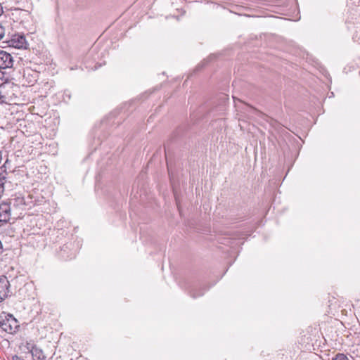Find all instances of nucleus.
I'll return each mask as SVG.
<instances>
[{"label": "nucleus", "instance_id": "nucleus-1", "mask_svg": "<svg viewBox=\"0 0 360 360\" xmlns=\"http://www.w3.org/2000/svg\"><path fill=\"white\" fill-rule=\"evenodd\" d=\"M0 328L8 334L16 333L20 328L18 321L11 314L1 316Z\"/></svg>", "mask_w": 360, "mask_h": 360}, {"label": "nucleus", "instance_id": "nucleus-2", "mask_svg": "<svg viewBox=\"0 0 360 360\" xmlns=\"http://www.w3.org/2000/svg\"><path fill=\"white\" fill-rule=\"evenodd\" d=\"M10 283L6 276H0V302L4 300L9 295Z\"/></svg>", "mask_w": 360, "mask_h": 360}, {"label": "nucleus", "instance_id": "nucleus-3", "mask_svg": "<svg viewBox=\"0 0 360 360\" xmlns=\"http://www.w3.org/2000/svg\"><path fill=\"white\" fill-rule=\"evenodd\" d=\"M27 349L31 353L33 360H46V356L43 350L34 345L27 344Z\"/></svg>", "mask_w": 360, "mask_h": 360}, {"label": "nucleus", "instance_id": "nucleus-4", "mask_svg": "<svg viewBox=\"0 0 360 360\" xmlns=\"http://www.w3.org/2000/svg\"><path fill=\"white\" fill-rule=\"evenodd\" d=\"M13 60L11 55L6 51L0 50V68L6 69L13 66Z\"/></svg>", "mask_w": 360, "mask_h": 360}, {"label": "nucleus", "instance_id": "nucleus-5", "mask_svg": "<svg viewBox=\"0 0 360 360\" xmlns=\"http://www.w3.org/2000/svg\"><path fill=\"white\" fill-rule=\"evenodd\" d=\"M11 218V208L7 203L0 205V221L7 222Z\"/></svg>", "mask_w": 360, "mask_h": 360}, {"label": "nucleus", "instance_id": "nucleus-6", "mask_svg": "<svg viewBox=\"0 0 360 360\" xmlns=\"http://www.w3.org/2000/svg\"><path fill=\"white\" fill-rule=\"evenodd\" d=\"M11 41L13 43H19L20 45H27V41L25 37L22 34H16L12 37Z\"/></svg>", "mask_w": 360, "mask_h": 360}, {"label": "nucleus", "instance_id": "nucleus-7", "mask_svg": "<svg viewBox=\"0 0 360 360\" xmlns=\"http://www.w3.org/2000/svg\"><path fill=\"white\" fill-rule=\"evenodd\" d=\"M243 109H244L245 112H247L250 115H251L252 114L258 113V111L255 108H252V106H250L246 104H243Z\"/></svg>", "mask_w": 360, "mask_h": 360}, {"label": "nucleus", "instance_id": "nucleus-8", "mask_svg": "<svg viewBox=\"0 0 360 360\" xmlns=\"http://www.w3.org/2000/svg\"><path fill=\"white\" fill-rule=\"evenodd\" d=\"M333 360H350V359L344 354H338L335 356V357Z\"/></svg>", "mask_w": 360, "mask_h": 360}, {"label": "nucleus", "instance_id": "nucleus-9", "mask_svg": "<svg viewBox=\"0 0 360 360\" xmlns=\"http://www.w3.org/2000/svg\"><path fill=\"white\" fill-rule=\"evenodd\" d=\"M4 83V73L0 71V86Z\"/></svg>", "mask_w": 360, "mask_h": 360}, {"label": "nucleus", "instance_id": "nucleus-10", "mask_svg": "<svg viewBox=\"0 0 360 360\" xmlns=\"http://www.w3.org/2000/svg\"><path fill=\"white\" fill-rule=\"evenodd\" d=\"M4 35V27L0 25V40L3 38Z\"/></svg>", "mask_w": 360, "mask_h": 360}, {"label": "nucleus", "instance_id": "nucleus-11", "mask_svg": "<svg viewBox=\"0 0 360 360\" xmlns=\"http://www.w3.org/2000/svg\"><path fill=\"white\" fill-rule=\"evenodd\" d=\"M13 360H21L20 357L17 355L13 356Z\"/></svg>", "mask_w": 360, "mask_h": 360}, {"label": "nucleus", "instance_id": "nucleus-12", "mask_svg": "<svg viewBox=\"0 0 360 360\" xmlns=\"http://www.w3.org/2000/svg\"><path fill=\"white\" fill-rule=\"evenodd\" d=\"M3 7L1 6V4H0V15L3 13Z\"/></svg>", "mask_w": 360, "mask_h": 360}, {"label": "nucleus", "instance_id": "nucleus-13", "mask_svg": "<svg viewBox=\"0 0 360 360\" xmlns=\"http://www.w3.org/2000/svg\"><path fill=\"white\" fill-rule=\"evenodd\" d=\"M2 249H3L2 243L0 241V255L2 253Z\"/></svg>", "mask_w": 360, "mask_h": 360}, {"label": "nucleus", "instance_id": "nucleus-14", "mask_svg": "<svg viewBox=\"0 0 360 360\" xmlns=\"http://www.w3.org/2000/svg\"><path fill=\"white\" fill-rule=\"evenodd\" d=\"M15 48H18V49H21V48H24L25 49H27V46H14Z\"/></svg>", "mask_w": 360, "mask_h": 360}, {"label": "nucleus", "instance_id": "nucleus-15", "mask_svg": "<svg viewBox=\"0 0 360 360\" xmlns=\"http://www.w3.org/2000/svg\"><path fill=\"white\" fill-rule=\"evenodd\" d=\"M191 296H192L193 297H196L198 295H195L194 293H193V294L191 295Z\"/></svg>", "mask_w": 360, "mask_h": 360}]
</instances>
